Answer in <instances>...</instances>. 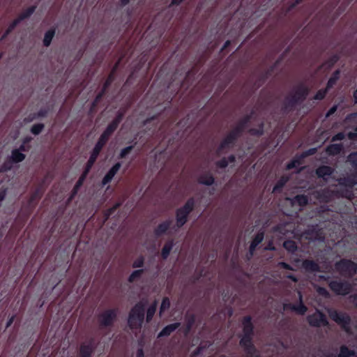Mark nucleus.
Instances as JSON below:
<instances>
[{"mask_svg": "<svg viewBox=\"0 0 357 357\" xmlns=\"http://www.w3.org/2000/svg\"><path fill=\"white\" fill-rule=\"evenodd\" d=\"M266 249H268V250H274V248H273V247L268 246V247L266 248Z\"/></svg>", "mask_w": 357, "mask_h": 357, "instance_id": "nucleus-55", "label": "nucleus"}, {"mask_svg": "<svg viewBox=\"0 0 357 357\" xmlns=\"http://www.w3.org/2000/svg\"><path fill=\"white\" fill-rule=\"evenodd\" d=\"M234 160V156L229 157V160H230L231 162H233Z\"/></svg>", "mask_w": 357, "mask_h": 357, "instance_id": "nucleus-54", "label": "nucleus"}, {"mask_svg": "<svg viewBox=\"0 0 357 357\" xmlns=\"http://www.w3.org/2000/svg\"><path fill=\"white\" fill-rule=\"evenodd\" d=\"M284 247L286 250H287L289 252H294L297 247L295 244V243L292 241H287L284 243Z\"/></svg>", "mask_w": 357, "mask_h": 357, "instance_id": "nucleus-29", "label": "nucleus"}, {"mask_svg": "<svg viewBox=\"0 0 357 357\" xmlns=\"http://www.w3.org/2000/svg\"><path fill=\"white\" fill-rule=\"evenodd\" d=\"M171 223L172 221L169 220L161 222L155 229V233L157 235H161L164 234L169 228Z\"/></svg>", "mask_w": 357, "mask_h": 357, "instance_id": "nucleus-15", "label": "nucleus"}, {"mask_svg": "<svg viewBox=\"0 0 357 357\" xmlns=\"http://www.w3.org/2000/svg\"><path fill=\"white\" fill-rule=\"evenodd\" d=\"M298 165H299V163H298V160H293L291 162H290L289 164L287 165V168L288 169H290L294 167H298Z\"/></svg>", "mask_w": 357, "mask_h": 357, "instance_id": "nucleus-40", "label": "nucleus"}, {"mask_svg": "<svg viewBox=\"0 0 357 357\" xmlns=\"http://www.w3.org/2000/svg\"><path fill=\"white\" fill-rule=\"evenodd\" d=\"M328 314L332 319L342 324L344 327H345L349 322V317L342 313H339L335 310H329Z\"/></svg>", "mask_w": 357, "mask_h": 357, "instance_id": "nucleus-6", "label": "nucleus"}, {"mask_svg": "<svg viewBox=\"0 0 357 357\" xmlns=\"http://www.w3.org/2000/svg\"><path fill=\"white\" fill-rule=\"evenodd\" d=\"M264 239V234L262 233L258 234L250 245V252L252 253L255 248Z\"/></svg>", "mask_w": 357, "mask_h": 357, "instance_id": "nucleus-23", "label": "nucleus"}, {"mask_svg": "<svg viewBox=\"0 0 357 357\" xmlns=\"http://www.w3.org/2000/svg\"><path fill=\"white\" fill-rule=\"evenodd\" d=\"M195 206V200L190 199L182 207L179 208L176 211V226L181 227L187 222L188 216L189 213L192 211Z\"/></svg>", "mask_w": 357, "mask_h": 357, "instance_id": "nucleus-3", "label": "nucleus"}, {"mask_svg": "<svg viewBox=\"0 0 357 357\" xmlns=\"http://www.w3.org/2000/svg\"><path fill=\"white\" fill-rule=\"evenodd\" d=\"M116 316V312L115 310H107L102 314L100 317V322L102 325L108 326L113 322Z\"/></svg>", "mask_w": 357, "mask_h": 357, "instance_id": "nucleus-7", "label": "nucleus"}, {"mask_svg": "<svg viewBox=\"0 0 357 357\" xmlns=\"http://www.w3.org/2000/svg\"><path fill=\"white\" fill-rule=\"evenodd\" d=\"M343 137H344V135L342 133H338L337 135H336L335 136L333 137V141L341 140L343 139Z\"/></svg>", "mask_w": 357, "mask_h": 357, "instance_id": "nucleus-41", "label": "nucleus"}, {"mask_svg": "<svg viewBox=\"0 0 357 357\" xmlns=\"http://www.w3.org/2000/svg\"><path fill=\"white\" fill-rule=\"evenodd\" d=\"M335 82H336L335 81V79H332L330 78L327 84V89L331 88L335 84Z\"/></svg>", "mask_w": 357, "mask_h": 357, "instance_id": "nucleus-42", "label": "nucleus"}, {"mask_svg": "<svg viewBox=\"0 0 357 357\" xmlns=\"http://www.w3.org/2000/svg\"><path fill=\"white\" fill-rule=\"evenodd\" d=\"M308 321L310 325L314 326H324L327 324L324 316L319 311L308 317Z\"/></svg>", "mask_w": 357, "mask_h": 357, "instance_id": "nucleus-5", "label": "nucleus"}, {"mask_svg": "<svg viewBox=\"0 0 357 357\" xmlns=\"http://www.w3.org/2000/svg\"><path fill=\"white\" fill-rule=\"evenodd\" d=\"M144 264V258L143 257H138L136 258L133 262L132 266L133 268H142Z\"/></svg>", "mask_w": 357, "mask_h": 357, "instance_id": "nucleus-30", "label": "nucleus"}, {"mask_svg": "<svg viewBox=\"0 0 357 357\" xmlns=\"http://www.w3.org/2000/svg\"><path fill=\"white\" fill-rule=\"evenodd\" d=\"M293 206L298 205L299 206H303L307 203V199L306 197L301 195L296 196L294 199L291 200Z\"/></svg>", "mask_w": 357, "mask_h": 357, "instance_id": "nucleus-16", "label": "nucleus"}, {"mask_svg": "<svg viewBox=\"0 0 357 357\" xmlns=\"http://www.w3.org/2000/svg\"><path fill=\"white\" fill-rule=\"evenodd\" d=\"M349 161L353 167L357 169V153L349 155Z\"/></svg>", "mask_w": 357, "mask_h": 357, "instance_id": "nucleus-33", "label": "nucleus"}, {"mask_svg": "<svg viewBox=\"0 0 357 357\" xmlns=\"http://www.w3.org/2000/svg\"><path fill=\"white\" fill-rule=\"evenodd\" d=\"M332 169L329 167L324 166L319 167L317 170V174L319 177L323 178L324 180H327L328 178L331 176L332 174Z\"/></svg>", "mask_w": 357, "mask_h": 357, "instance_id": "nucleus-14", "label": "nucleus"}, {"mask_svg": "<svg viewBox=\"0 0 357 357\" xmlns=\"http://www.w3.org/2000/svg\"><path fill=\"white\" fill-rule=\"evenodd\" d=\"M157 303L155 302L147 310L146 312V321H149L153 317L156 310Z\"/></svg>", "mask_w": 357, "mask_h": 357, "instance_id": "nucleus-27", "label": "nucleus"}, {"mask_svg": "<svg viewBox=\"0 0 357 357\" xmlns=\"http://www.w3.org/2000/svg\"><path fill=\"white\" fill-rule=\"evenodd\" d=\"M144 304H136L131 310L128 317V325L130 328H138L142 326L144 319Z\"/></svg>", "mask_w": 357, "mask_h": 357, "instance_id": "nucleus-1", "label": "nucleus"}, {"mask_svg": "<svg viewBox=\"0 0 357 357\" xmlns=\"http://www.w3.org/2000/svg\"><path fill=\"white\" fill-rule=\"evenodd\" d=\"M337 268L345 274L351 275L356 273L357 266L354 263L350 261L344 260L337 264Z\"/></svg>", "mask_w": 357, "mask_h": 357, "instance_id": "nucleus-4", "label": "nucleus"}, {"mask_svg": "<svg viewBox=\"0 0 357 357\" xmlns=\"http://www.w3.org/2000/svg\"><path fill=\"white\" fill-rule=\"evenodd\" d=\"M339 74H340V72L339 71H336L332 77H331V79H335V81L336 82L338 79H339Z\"/></svg>", "mask_w": 357, "mask_h": 357, "instance_id": "nucleus-44", "label": "nucleus"}, {"mask_svg": "<svg viewBox=\"0 0 357 357\" xmlns=\"http://www.w3.org/2000/svg\"><path fill=\"white\" fill-rule=\"evenodd\" d=\"M13 317H11L9 319V321L7 322L6 327H8L13 323Z\"/></svg>", "mask_w": 357, "mask_h": 357, "instance_id": "nucleus-52", "label": "nucleus"}, {"mask_svg": "<svg viewBox=\"0 0 357 357\" xmlns=\"http://www.w3.org/2000/svg\"><path fill=\"white\" fill-rule=\"evenodd\" d=\"M54 36V30H49L45 33L44 40H43V43L45 46L50 45Z\"/></svg>", "mask_w": 357, "mask_h": 357, "instance_id": "nucleus-24", "label": "nucleus"}, {"mask_svg": "<svg viewBox=\"0 0 357 357\" xmlns=\"http://www.w3.org/2000/svg\"><path fill=\"white\" fill-rule=\"evenodd\" d=\"M227 164L228 163L225 160H223L222 161H221L220 162V166L222 167H226L227 165Z\"/></svg>", "mask_w": 357, "mask_h": 357, "instance_id": "nucleus-50", "label": "nucleus"}, {"mask_svg": "<svg viewBox=\"0 0 357 357\" xmlns=\"http://www.w3.org/2000/svg\"><path fill=\"white\" fill-rule=\"evenodd\" d=\"M107 140V138H106L105 136L101 135L100 139L98 140V142H97V144H96V146L94 147L93 153L98 155L99 152L100 151L102 147L105 144Z\"/></svg>", "mask_w": 357, "mask_h": 357, "instance_id": "nucleus-20", "label": "nucleus"}, {"mask_svg": "<svg viewBox=\"0 0 357 357\" xmlns=\"http://www.w3.org/2000/svg\"><path fill=\"white\" fill-rule=\"evenodd\" d=\"M287 178H282L279 182L273 188V192H276L277 190H278L280 188H282L283 186V185L287 182Z\"/></svg>", "mask_w": 357, "mask_h": 357, "instance_id": "nucleus-37", "label": "nucleus"}, {"mask_svg": "<svg viewBox=\"0 0 357 357\" xmlns=\"http://www.w3.org/2000/svg\"><path fill=\"white\" fill-rule=\"evenodd\" d=\"M143 273V269L135 270L129 275L128 280L130 283H132L141 278Z\"/></svg>", "mask_w": 357, "mask_h": 357, "instance_id": "nucleus-17", "label": "nucleus"}, {"mask_svg": "<svg viewBox=\"0 0 357 357\" xmlns=\"http://www.w3.org/2000/svg\"><path fill=\"white\" fill-rule=\"evenodd\" d=\"M342 150V146L340 144H332L327 148V152L329 154L335 155L339 153Z\"/></svg>", "mask_w": 357, "mask_h": 357, "instance_id": "nucleus-25", "label": "nucleus"}, {"mask_svg": "<svg viewBox=\"0 0 357 357\" xmlns=\"http://www.w3.org/2000/svg\"><path fill=\"white\" fill-rule=\"evenodd\" d=\"M326 93V89L324 90H319L316 95L314 96V98L315 100H321L324 98L325 95Z\"/></svg>", "mask_w": 357, "mask_h": 357, "instance_id": "nucleus-35", "label": "nucleus"}, {"mask_svg": "<svg viewBox=\"0 0 357 357\" xmlns=\"http://www.w3.org/2000/svg\"><path fill=\"white\" fill-rule=\"evenodd\" d=\"M107 140V138H106L105 136L101 135L100 139L98 140V142H97V144H96V146L94 147L93 153L98 155L99 152L100 151L102 147L105 144Z\"/></svg>", "mask_w": 357, "mask_h": 357, "instance_id": "nucleus-21", "label": "nucleus"}, {"mask_svg": "<svg viewBox=\"0 0 357 357\" xmlns=\"http://www.w3.org/2000/svg\"><path fill=\"white\" fill-rule=\"evenodd\" d=\"M339 74H340V72L339 71H336L332 77H331V79H335V81L336 82L338 79H339Z\"/></svg>", "mask_w": 357, "mask_h": 357, "instance_id": "nucleus-43", "label": "nucleus"}, {"mask_svg": "<svg viewBox=\"0 0 357 357\" xmlns=\"http://www.w3.org/2000/svg\"><path fill=\"white\" fill-rule=\"evenodd\" d=\"M291 308L299 314H303L307 311L306 307L301 302L298 305H291Z\"/></svg>", "mask_w": 357, "mask_h": 357, "instance_id": "nucleus-26", "label": "nucleus"}, {"mask_svg": "<svg viewBox=\"0 0 357 357\" xmlns=\"http://www.w3.org/2000/svg\"><path fill=\"white\" fill-rule=\"evenodd\" d=\"M132 149V146H128L123 149L120 153L121 158L125 157Z\"/></svg>", "mask_w": 357, "mask_h": 357, "instance_id": "nucleus-39", "label": "nucleus"}, {"mask_svg": "<svg viewBox=\"0 0 357 357\" xmlns=\"http://www.w3.org/2000/svg\"><path fill=\"white\" fill-rule=\"evenodd\" d=\"M169 306H170L169 299L168 298H164L162 299V303H161V305H160V314H161L162 312H163L164 311H165L167 309H169Z\"/></svg>", "mask_w": 357, "mask_h": 357, "instance_id": "nucleus-31", "label": "nucleus"}, {"mask_svg": "<svg viewBox=\"0 0 357 357\" xmlns=\"http://www.w3.org/2000/svg\"><path fill=\"white\" fill-rule=\"evenodd\" d=\"M174 247V242L173 241H168L165 245H164L162 250V256L164 259L167 258L169 256L171 250H172Z\"/></svg>", "mask_w": 357, "mask_h": 357, "instance_id": "nucleus-18", "label": "nucleus"}, {"mask_svg": "<svg viewBox=\"0 0 357 357\" xmlns=\"http://www.w3.org/2000/svg\"><path fill=\"white\" fill-rule=\"evenodd\" d=\"M335 109H336V107H332V108L329 110V112H328L327 116H329L330 114H333V113L335 111Z\"/></svg>", "mask_w": 357, "mask_h": 357, "instance_id": "nucleus-51", "label": "nucleus"}, {"mask_svg": "<svg viewBox=\"0 0 357 357\" xmlns=\"http://www.w3.org/2000/svg\"><path fill=\"white\" fill-rule=\"evenodd\" d=\"M303 266L305 269L310 271H316L318 268L317 264L311 261H305L303 263Z\"/></svg>", "mask_w": 357, "mask_h": 357, "instance_id": "nucleus-28", "label": "nucleus"}, {"mask_svg": "<svg viewBox=\"0 0 357 357\" xmlns=\"http://www.w3.org/2000/svg\"><path fill=\"white\" fill-rule=\"evenodd\" d=\"M280 266H281L282 267L284 268H287V269H290V267L289 266L284 263V262H281L279 264Z\"/></svg>", "mask_w": 357, "mask_h": 357, "instance_id": "nucleus-47", "label": "nucleus"}, {"mask_svg": "<svg viewBox=\"0 0 357 357\" xmlns=\"http://www.w3.org/2000/svg\"><path fill=\"white\" fill-rule=\"evenodd\" d=\"M255 357H258V356H256Z\"/></svg>", "mask_w": 357, "mask_h": 357, "instance_id": "nucleus-59", "label": "nucleus"}, {"mask_svg": "<svg viewBox=\"0 0 357 357\" xmlns=\"http://www.w3.org/2000/svg\"><path fill=\"white\" fill-rule=\"evenodd\" d=\"M17 23V21L15 22L8 29V30L6 31V33H8L13 28L14 26H15V24Z\"/></svg>", "mask_w": 357, "mask_h": 357, "instance_id": "nucleus-49", "label": "nucleus"}, {"mask_svg": "<svg viewBox=\"0 0 357 357\" xmlns=\"http://www.w3.org/2000/svg\"><path fill=\"white\" fill-rule=\"evenodd\" d=\"M243 326L244 336L241 340V344L243 347H244L248 354L252 355L254 353L255 349L252 347L250 342V336L252 331V326L250 317H246L244 319Z\"/></svg>", "mask_w": 357, "mask_h": 357, "instance_id": "nucleus-2", "label": "nucleus"}, {"mask_svg": "<svg viewBox=\"0 0 357 357\" xmlns=\"http://www.w3.org/2000/svg\"><path fill=\"white\" fill-rule=\"evenodd\" d=\"M123 3H127L128 2V0H122Z\"/></svg>", "mask_w": 357, "mask_h": 357, "instance_id": "nucleus-56", "label": "nucleus"}, {"mask_svg": "<svg viewBox=\"0 0 357 357\" xmlns=\"http://www.w3.org/2000/svg\"><path fill=\"white\" fill-rule=\"evenodd\" d=\"M121 121V116H118L114 120L107 128L105 131L102 133V136H105L108 139L109 136L116 130L119 122Z\"/></svg>", "mask_w": 357, "mask_h": 357, "instance_id": "nucleus-12", "label": "nucleus"}, {"mask_svg": "<svg viewBox=\"0 0 357 357\" xmlns=\"http://www.w3.org/2000/svg\"><path fill=\"white\" fill-rule=\"evenodd\" d=\"M213 181L214 179L210 174L203 175L199 178V183L206 185H210L213 184Z\"/></svg>", "mask_w": 357, "mask_h": 357, "instance_id": "nucleus-19", "label": "nucleus"}, {"mask_svg": "<svg viewBox=\"0 0 357 357\" xmlns=\"http://www.w3.org/2000/svg\"><path fill=\"white\" fill-rule=\"evenodd\" d=\"M229 44V42H226L225 45V47H226L227 45Z\"/></svg>", "mask_w": 357, "mask_h": 357, "instance_id": "nucleus-57", "label": "nucleus"}, {"mask_svg": "<svg viewBox=\"0 0 357 357\" xmlns=\"http://www.w3.org/2000/svg\"><path fill=\"white\" fill-rule=\"evenodd\" d=\"M98 156V154H96L93 153L89 160V165H88V169L92 166L93 162H95L96 158Z\"/></svg>", "mask_w": 357, "mask_h": 357, "instance_id": "nucleus-38", "label": "nucleus"}, {"mask_svg": "<svg viewBox=\"0 0 357 357\" xmlns=\"http://www.w3.org/2000/svg\"><path fill=\"white\" fill-rule=\"evenodd\" d=\"M8 188V185H3L0 188V206L1 205L2 202L6 198Z\"/></svg>", "mask_w": 357, "mask_h": 357, "instance_id": "nucleus-32", "label": "nucleus"}, {"mask_svg": "<svg viewBox=\"0 0 357 357\" xmlns=\"http://www.w3.org/2000/svg\"><path fill=\"white\" fill-rule=\"evenodd\" d=\"M184 0H172V4L178 5L181 2H183Z\"/></svg>", "mask_w": 357, "mask_h": 357, "instance_id": "nucleus-48", "label": "nucleus"}, {"mask_svg": "<svg viewBox=\"0 0 357 357\" xmlns=\"http://www.w3.org/2000/svg\"><path fill=\"white\" fill-rule=\"evenodd\" d=\"M121 167V164L120 163H116L109 170V172L107 173V174L104 176L102 181V184L103 185L107 184L108 183H109L112 178H114V176H115V174L118 172V171L119 170Z\"/></svg>", "mask_w": 357, "mask_h": 357, "instance_id": "nucleus-8", "label": "nucleus"}, {"mask_svg": "<svg viewBox=\"0 0 357 357\" xmlns=\"http://www.w3.org/2000/svg\"><path fill=\"white\" fill-rule=\"evenodd\" d=\"M107 140V138H106L105 136L101 135L100 139L98 140V142H97V144H96V146L94 147L93 153L98 155L99 152L100 151L102 147L105 144Z\"/></svg>", "mask_w": 357, "mask_h": 357, "instance_id": "nucleus-22", "label": "nucleus"}, {"mask_svg": "<svg viewBox=\"0 0 357 357\" xmlns=\"http://www.w3.org/2000/svg\"><path fill=\"white\" fill-rule=\"evenodd\" d=\"M179 323H174L165 326L158 334V337L167 336L174 331L178 326Z\"/></svg>", "mask_w": 357, "mask_h": 357, "instance_id": "nucleus-13", "label": "nucleus"}, {"mask_svg": "<svg viewBox=\"0 0 357 357\" xmlns=\"http://www.w3.org/2000/svg\"><path fill=\"white\" fill-rule=\"evenodd\" d=\"M43 129V124H36L32 126L31 128V132L34 135H38L40 133L42 130Z\"/></svg>", "mask_w": 357, "mask_h": 357, "instance_id": "nucleus-34", "label": "nucleus"}, {"mask_svg": "<svg viewBox=\"0 0 357 357\" xmlns=\"http://www.w3.org/2000/svg\"><path fill=\"white\" fill-rule=\"evenodd\" d=\"M330 287L335 292L338 294L344 295L349 292L347 286L341 282H331Z\"/></svg>", "mask_w": 357, "mask_h": 357, "instance_id": "nucleus-9", "label": "nucleus"}, {"mask_svg": "<svg viewBox=\"0 0 357 357\" xmlns=\"http://www.w3.org/2000/svg\"><path fill=\"white\" fill-rule=\"evenodd\" d=\"M34 11V8L33 7H31V8H29L25 12H24L21 16H20V19H24V18H26L29 16H30Z\"/></svg>", "mask_w": 357, "mask_h": 357, "instance_id": "nucleus-36", "label": "nucleus"}, {"mask_svg": "<svg viewBox=\"0 0 357 357\" xmlns=\"http://www.w3.org/2000/svg\"><path fill=\"white\" fill-rule=\"evenodd\" d=\"M24 151V148L21 147L20 149H15L12 151L10 155V160L13 162H20L24 160L25 158V155L22 153Z\"/></svg>", "mask_w": 357, "mask_h": 357, "instance_id": "nucleus-11", "label": "nucleus"}, {"mask_svg": "<svg viewBox=\"0 0 357 357\" xmlns=\"http://www.w3.org/2000/svg\"><path fill=\"white\" fill-rule=\"evenodd\" d=\"M349 138L353 140H357V133H349Z\"/></svg>", "mask_w": 357, "mask_h": 357, "instance_id": "nucleus-45", "label": "nucleus"}, {"mask_svg": "<svg viewBox=\"0 0 357 357\" xmlns=\"http://www.w3.org/2000/svg\"><path fill=\"white\" fill-rule=\"evenodd\" d=\"M235 137L236 133L234 132L229 133L220 144L217 150L218 153H220L225 148L227 147L231 143H232Z\"/></svg>", "mask_w": 357, "mask_h": 357, "instance_id": "nucleus-10", "label": "nucleus"}, {"mask_svg": "<svg viewBox=\"0 0 357 357\" xmlns=\"http://www.w3.org/2000/svg\"><path fill=\"white\" fill-rule=\"evenodd\" d=\"M138 357H142L143 356V352L142 349H139L137 352Z\"/></svg>", "mask_w": 357, "mask_h": 357, "instance_id": "nucleus-53", "label": "nucleus"}, {"mask_svg": "<svg viewBox=\"0 0 357 357\" xmlns=\"http://www.w3.org/2000/svg\"><path fill=\"white\" fill-rule=\"evenodd\" d=\"M317 291H318V292H319L320 294H321V295H326V293H327V292H326V290L325 289H324V288H321V287H320V288H319Z\"/></svg>", "mask_w": 357, "mask_h": 357, "instance_id": "nucleus-46", "label": "nucleus"}, {"mask_svg": "<svg viewBox=\"0 0 357 357\" xmlns=\"http://www.w3.org/2000/svg\"><path fill=\"white\" fill-rule=\"evenodd\" d=\"M299 298H300V300L301 301V295L300 293H299Z\"/></svg>", "mask_w": 357, "mask_h": 357, "instance_id": "nucleus-58", "label": "nucleus"}]
</instances>
